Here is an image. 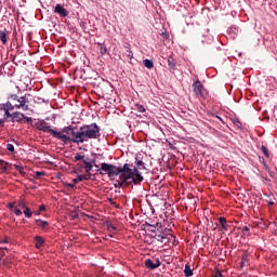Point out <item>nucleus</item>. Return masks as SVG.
Returning a JSON list of instances; mask_svg holds the SVG:
<instances>
[{
	"label": "nucleus",
	"mask_w": 277,
	"mask_h": 277,
	"mask_svg": "<svg viewBox=\"0 0 277 277\" xmlns=\"http://www.w3.org/2000/svg\"><path fill=\"white\" fill-rule=\"evenodd\" d=\"M35 127L43 133H51L53 137L61 140V142H64V144H68V142H72L74 144H83V142H90V140H98V137H101V127H98L96 123L85 124L80 128L66 127L63 129V131L67 135L60 131L53 130L51 124L41 119L37 120Z\"/></svg>",
	"instance_id": "obj_1"
},
{
	"label": "nucleus",
	"mask_w": 277,
	"mask_h": 277,
	"mask_svg": "<svg viewBox=\"0 0 277 277\" xmlns=\"http://www.w3.org/2000/svg\"><path fill=\"white\" fill-rule=\"evenodd\" d=\"M150 226V232L154 233L153 238L157 239L161 243H166V239H168V228L163 227L161 223H157L156 225L147 224Z\"/></svg>",
	"instance_id": "obj_2"
},
{
	"label": "nucleus",
	"mask_w": 277,
	"mask_h": 277,
	"mask_svg": "<svg viewBox=\"0 0 277 277\" xmlns=\"http://www.w3.org/2000/svg\"><path fill=\"white\" fill-rule=\"evenodd\" d=\"M97 172H100V174H103V172H105V174H107L110 179L111 176H120V171L118 170V167L106 162H103L101 164V169H98Z\"/></svg>",
	"instance_id": "obj_3"
},
{
	"label": "nucleus",
	"mask_w": 277,
	"mask_h": 277,
	"mask_svg": "<svg viewBox=\"0 0 277 277\" xmlns=\"http://www.w3.org/2000/svg\"><path fill=\"white\" fill-rule=\"evenodd\" d=\"M119 174L123 177V181H131L134 169H131V164L124 163L123 167H118Z\"/></svg>",
	"instance_id": "obj_4"
},
{
	"label": "nucleus",
	"mask_w": 277,
	"mask_h": 277,
	"mask_svg": "<svg viewBox=\"0 0 277 277\" xmlns=\"http://www.w3.org/2000/svg\"><path fill=\"white\" fill-rule=\"evenodd\" d=\"M193 88L195 96H200L201 98H205V85L198 78L194 81Z\"/></svg>",
	"instance_id": "obj_5"
},
{
	"label": "nucleus",
	"mask_w": 277,
	"mask_h": 277,
	"mask_svg": "<svg viewBox=\"0 0 277 277\" xmlns=\"http://www.w3.org/2000/svg\"><path fill=\"white\" fill-rule=\"evenodd\" d=\"M29 94L19 97V103L15 104V109H23V111H29Z\"/></svg>",
	"instance_id": "obj_6"
},
{
	"label": "nucleus",
	"mask_w": 277,
	"mask_h": 277,
	"mask_svg": "<svg viewBox=\"0 0 277 277\" xmlns=\"http://www.w3.org/2000/svg\"><path fill=\"white\" fill-rule=\"evenodd\" d=\"M130 181L134 183V185H137L144 181V176H142V173H140L137 168H134L133 175L130 177Z\"/></svg>",
	"instance_id": "obj_7"
},
{
	"label": "nucleus",
	"mask_w": 277,
	"mask_h": 277,
	"mask_svg": "<svg viewBox=\"0 0 277 277\" xmlns=\"http://www.w3.org/2000/svg\"><path fill=\"white\" fill-rule=\"evenodd\" d=\"M161 266V261L156 260V262H154L153 260L148 259L145 261V267H147V269H157V267Z\"/></svg>",
	"instance_id": "obj_8"
},
{
	"label": "nucleus",
	"mask_w": 277,
	"mask_h": 277,
	"mask_svg": "<svg viewBox=\"0 0 277 277\" xmlns=\"http://www.w3.org/2000/svg\"><path fill=\"white\" fill-rule=\"evenodd\" d=\"M25 120V114L21 111L12 113V122H23Z\"/></svg>",
	"instance_id": "obj_9"
},
{
	"label": "nucleus",
	"mask_w": 277,
	"mask_h": 277,
	"mask_svg": "<svg viewBox=\"0 0 277 277\" xmlns=\"http://www.w3.org/2000/svg\"><path fill=\"white\" fill-rule=\"evenodd\" d=\"M16 202H10L8 203V209L14 212L15 215L21 216L23 215V211L18 209V206H15Z\"/></svg>",
	"instance_id": "obj_10"
},
{
	"label": "nucleus",
	"mask_w": 277,
	"mask_h": 277,
	"mask_svg": "<svg viewBox=\"0 0 277 277\" xmlns=\"http://www.w3.org/2000/svg\"><path fill=\"white\" fill-rule=\"evenodd\" d=\"M54 12L56 14H60V16H63V18H66L68 16V11L62 6V4H56Z\"/></svg>",
	"instance_id": "obj_11"
},
{
	"label": "nucleus",
	"mask_w": 277,
	"mask_h": 277,
	"mask_svg": "<svg viewBox=\"0 0 277 277\" xmlns=\"http://www.w3.org/2000/svg\"><path fill=\"white\" fill-rule=\"evenodd\" d=\"M10 31L8 30H0V41L2 44H8V40L10 39Z\"/></svg>",
	"instance_id": "obj_12"
},
{
	"label": "nucleus",
	"mask_w": 277,
	"mask_h": 277,
	"mask_svg": "<svg viewBox=\"0 0 277 277\" xmlns=\"http://www.w3.org/2000/svg\"><path fill=\"white\" fill-rule=\"evenodd\" d=\"M248 265H250V259L248 258V253H243L241 255V262H240V267H248Z\"/></svg>",
	"instance_id": "obj_13"
},
{
	"label": "nucleus",
	"mask_w": 277,
	"mask_h": 277,
	"mask_svg": "<svg viewBox=\"0 0 277 277\" xmlns=\"http://www.w3.org/2000/svg\"><path fill=\"white\" fill-rule=\"evenodd\" d=\"M168 66H169V70L176 69V61L174 60V57H172V56L168 57Z\"/></svg>",
	"instance_id": "obj_14"
},
{
	"label": "nucleus",
	"mask_w": 277,
	"mask_h": 277,
	"mask_svg": "<svg viewBox=\"0 0 277 277\" xmlns=\"http://www.w3.org/2000/svg\"><path fill=\"white\" fill-rule=\"evenodd\" d=\"M35 241H36V248L38 249V250H40V248H42V246H44V238H42L41 236H37L36 238H35Z\"/></svg>",
	"instance_id": "obj_15"
},
{
	"label": "nucleus",
	"mask_w": 277,
	"mask_h": 277,
	"mask_svg": "<svg viewBox=\"0 0 277 277\" xmlns=\"http://www.w3.org/2000/svg\"><path fill=\"white\" fill-rule=\"evenodd\" d=\"M81 181H90V174L87 175H79L78 177L72 180V183H81Z\"/></svg>",
	"instance_id": "obj_16"
},
{
	"label": "nucleus",
	"mask_w": 277,
	"mask_h": 277,
	"mask_svg": "<svg viewBox=\"0 0 277 277\" xmlns=\"http://www.w3.org/2000/svg\"><path fill=\"white\" fill-rule=\"evenodd\" d=\"M135 164L138 168V170H146V164L137 156L135 157Z\"/></svg>",
	"instance_id": "obj_17"
},
{
	"label": "nucleus",
	"mask_w": 277,
	"mask_h": 277,
	"mask_svg": "<svg viewBox=\"0 0 277 277\" xmlns=\"http://www.w3.org/2000/svg\"><path fill=\"white\" fill-rule=\"evenodd\" d=\"M143 64H144L145 68H148L149 70L151 68H155V63H153V60L146 58L143 61Z\"/></svg>",
	"instance_id": "obj_18"
},
{
	"label": "nucleus",
	"mask_w": 277,
	"mask_h": 277,
	"mask_svg": "<svg viewBox=\"0 0 277 277\" xmlns=\"http://www.w3.org/2000/svg\"><path fill=\"white\" fill-rule=\"evenodd\" d=\"M219 222H220V224H221L223 230H228V223L226 222V217L221 216V217L219 219Z\"/></svg>",
	"instance_id": "obj_19"
},
{
	"label": "nucleus",
	"mask_w": 277,
	"mask_h": 277,
	"mask_svg": "<svg viewBox=\"0 0 277 277\" xmlns=\"http://www.w3.org/2000/svg\"><path fill=\"white\" fill-rule=\"evenodd\" d=\"M37 226H39V228H47V226H49V223L47 221L37 219L36 221Z\"/></svg>",
	"instance_id": "obj_20"
},
{
	"label": "nucleus",
	"mask_w": 277,
	"mask_h": 277,
	"mask_svg": "<svg viewBox=\"0 0 277 277\" xmlns=\"http://www.w3.org/2000/svg\"><path fill=\"white\" fill-rule=\"evenodd\" d=\"M9 98L13 105H18V103H21V97H18L16 94H11Z\"/></svg>",
	"instance_id": "obj_21"
},
{
	"label": "nucleus",
	"mask_w": 277,
	"mask_h": 277,
	"mask_svg": "<svg viewBox=\"0 0 277 277\" xmlns=\"http://www.w3.org/2000/svg\"><path fill=\"white\" fill-rule=\"evenodd\" d=\"M184 274L186 277L194 276V271H192V267L189 266V264L185 265Z\"/></svg>",
	"instance_id": "obj_22"
},
{
	"label": "nucleus",
	"mask_w": 277,
	"mask_h": 277,
	"mask_svg": "<svg viewBox=\"0 0 277 277\" xmlns=\"http://www.w3.org/2000/svg\"><path fill=\"white\" fill-rule=\"evenodd\" d=\"M8 166H10V162H5L3 160H0V170H1V172H8Z\"/></svg>",
	"instance_id": "obj_23"
},
{
	"label": "nucleus",
	"mask_w": 277,
	"mask_h": 277,
	"mask_svg": "<svg viewBox=\"0 0 277 277\" xmlns=\"http://www.w3.org/2000/svg\"><path fill=\"white\" fill-rule=\"evenodd\" d=\"M16 106H15V104L13 105L12 104V102H6L5 104H3V109L4 110H12V109H14Z\"/></svg>",
	"instance_id": "obj_24"
},
{
	"label": "nucleus",
	"mask_w": 277,
	"mask_h": 277,
	"mask_svg": "<svg viewBox=\"0 0 277 277\" xmlns=\"http://www.w3.org/2000/svg\"><path fill=\"white\" fill-rule=\"evenodd\" d=\"M134 107L140 114H144V111H146V107H144L142 104H135Z\"/></svg>",
	"instance_id": "obj_25"
},
{
	"label": "nucleus",
	"mask_w": 277,
	"mask_h": 277,
	"mask_svg": "<svg viewBox=\"0 0 277 277\" xmlns=\"http://www.w3.org/2000/svg\"><path fill=\"white\" fill-rule=\"evenodd\" d=\"M83 163H84V170H85L87 174L90 175V172L92 171V164L85 160H83Z\"/></svg>",
	"instance_id": "obj_26"
},
{
	"label": "nucleus",
	"mask_w": 277,
	"mask_h": 277,
	"mask_svg": "<svg viewBox=\"0 0 277 277\" xmlns=\"http://www.w3.org/2000/svg\"><path fill=\"white\" fill-rule=\"evenodd\" d=\"M17 209H25L27 207V203L24 201V199L18 200L15 202Z\"/></svg>",
	"instance_id": "obj_27"
},
{
	"label": "nucleus",
	"mask_w": 277,
	"mask_h": 277,
	"mask_svg": "<svg viewBox=\"0 0 277 277\" xmlns=\"http://www.w3.org/2000/svg\"><path fill=\"white\" fill-rule=\"evenodd\" d=\"M24 215H25V217H31L32 215H34V212H31V209H29V207H26L25 209H24Z\"/></svg>",
	"instance_id": "obj_28"
},
{
	"label": "nucleus",
	"mask_w": 277,
	"mask_h": 277,
	"mask_svg": "<svg viewBox=\"0 0 277 277\" xmlns=\"http://www.w3.org/2000/svg\"><path fill=\"white\" fill-rule=\"evenodd\" d=\"M15 170L19 172V174H25V169L21 164H14Z\"/></svg>",
	"instance_id": "obj_29"
},
{
	"label": "nucleus",
	"mask_w": 277,
	"mask_h": 277,
	"mask_svg": "<svg viewBox=\"0 0 277 277\" xmlns=\"http://www.w3.org/2000/svg\"><path fill=\"white\" fill-rule=\"evenodd\" d=\"M107 230L110 232L111 234L116 233V227L114 224L108 223L107 224Z\"/></svg>",
	"instance_id": "obj_30"
},
{
	"label": "nucleus",
	"mask_w": 277,
	"mask_h": 277,
	"mask_svg": "<svg viewBox=\"0 0 277 277\" xmlns=\"http://www.w3.org/2000/svg\"><path fill=\"white\" fill-rule=\"evenodd\" d=\"M261 150H262L263 155H265L266 157H269V151L267 150V148L265 147V145H263V146L261 147Z\"/></svg>",
	"instance_id": "obj_31"
},
{
	"label": "nucleus",
	"mask_w": 277,
	"mask_h": 277,
	"mask_svg": "<svg viewBox=\"0 0 277 277\" xmlns=\"http://www.w3.org/2000/svg\"><path fill=\"white\" fill-rule=\"evenodd\" d=\"M126 53H127V56L129 57V60H133V52L131 51V49L128 48Z\"/></svg>",
	"instance_id": "obj_32"
},
{
	"label": "nucleus",
	"mask_w": 277,
	"mask_h": 277,
	"mask_svg": "<svg viewBox=\"0 0 277 277\" xmlns=\"http://www.w3.org/2000/svg\"><path fill=\"white\" fill-rule=\"evenodd\" d=\"M6 150H9V153H14V145L13 144H6Z\"/></svg>",
	"instance_id": "obj_33"
},
{
	"label": "nucleus",
	"mask_w": 277,
	"mask_h": 277,
	"mask_svg": "<svg viewBox=\"0 0 277 277\" xmlns=\"http://www.w3.org/2000/svg\"><path fill=\"white\" fill-rule=\"evenodd\" d=\"M100 52H101L102 55H105V53H107V47H105L104 44H102Z\"/></svg>",
	"instance_id": "obj_34"
},
{
	"label": "nucleus",
	"mask_w": 277,
	"mask_h": 277,
	"mask_svg": "<svg viewBox=\"0 0 277 277\" xmlns=\"http://www.w3.org/2000/svg\"><path fill=\"white\" fill-rule=\"evenodd\" d=\"M83 155H81V154H76V156H75V161H81L82 159H83Z\"/></svg>",
	"instance_id": "obj_35"
},
{
	"label": "nucleus",
	"mask_w": 277,
	"mask_h": 277,
	"mask_svg": "<svg viewBox=\"0 0 277 277\" xmlns=\"http://www.w3.org/2000/svg\"><path fill=\"white\" fill-rule=\"evenodd\" d=\"M40 176H44V172H42V171L35 172V177L36 179H40Z\"/></svg>",
	"instance_id": "obj_36"
},
{
	"label": "nucleus",
	"mask_w": 277,
	"mask_h": 277,
	"mask_svg": "<svg viewBox=\"0 0 277 277\" xmlns=\"http://www.w3.org/2000/svg\"><path fill=\"white\" fill-rule=\"evenodd\" d=\"M5 250H8V248L0 249V259H3V256H5Z\"/></svg>",
	"instance_id": "obj_37"
},
{
	"label": "nucleus",
	"mask_w": 277,
	"mask_h": 277,
	"mask_svg": "<svg viewBox=\"0 0 277 277\" xmlns=\"http://www.w3.org/2000/svg\"><path fill=\"white\" fill-rule=\"evenodd\" d=\"M25 120H26V122H28V123H31V122H34V119L31 118V117H27V116H25V118H24Z\"/></svg>",
	"instance_id": "obj_38"
},
{
	"label": "nucleus",
	"mask_w": 277,
	"mask_h": 277,
	"mask_svg": "<svg viewBox=\"0 0 277 277\" xmlns=\"http://www.w3.org/2000/svg\"><path fill=\"white\" fill-rule=\"evenodd\" d=\"M39 211L42 213V211H47V206L41 205L39 206Z\"/></svg>",
	"instance_id": "obj_39"
},
{
	"label": "nucleus",
	"mask_w": 277,
	"mask_h": 277,
	"mask_svg": "<svg viewBox=\"0 0 277 277\" xmlns=\"http://www.w3.org/2000/svg\"><path fill=\"white\" fill-rule=\"evenodd\" d=\"M76 186L77 184H75V182L67 184V187H70L71 189H75Z\"/></svg>",
	"instance_id": "obj_40"
},
{
	"label": "nucleus",
	"mask_w": 277,
	"mask_h": 277,
	"mask_svg": "<svg viewBox=\"0 0 277 277\" xmlns=\"http://www.w3.org/2000/svg\"><path fill=\"white\" fill-rule=\"evenodd\" d=\"M249 232H250V227L249 226L242 227V233H249Z\"/></svg>",
	"instance_id": "obj_41"
},
{
	"label": "nucleus",
	"mask_w": 277,
	"mask_h": 277,
	"mask_svg": "<svg viewBox=\"0 0 277 277\" xmlns=\"http://www.w3.org/2000/svg\"><path fill=\"white\" fill-rule=\"evenodd\" d=\"M4 114L8 118H12V114L10 113V110H4Z\"/></svg>",
	"instance_id": "obj_42"
},
{
	"label": "nucleus",
	"mask_w": 277,
	"mask_h": 277,
	"mask_svg": "<svg viewBox=\"0 0 277 277\" xmlns=\"http://www.w3.org/2000/svg\"><path fill=\"white\" fill-rule=\"evenodd\" d=\"M37 100L42 101V103L49 104V100H44L42 97H37Z\"/></svg>",
	"instance_id": "obj_43"
},
{
	"label": "nucleus",
	"mask_w": 277,
	"mask_h": 277,
	"mask_svg": "<svg viewBox=\"0 0 277 277\" xmlns=\"http://www.w3.org/2000/svg\"><path fill=\"white\" fill-rule=\"evenodd\" d=\"M235 124L238 127V129H241V122L236 121Z\"/></svg>",
	"instance_id": "obj_44"
},
{
	"label": "nucleus",
	"mask_w": 277,
	"mask_h": 277,
	"mask_svg": "<svg viewBox=\"0 0 277 277\" xmlns=\"http://www.w3.org/2000/svg\"><path fill=\"white\" fill-rule=\"evenodd\" d=\"M214 277H224L221 272L216 273Z\"/></svg>",
	"instance_id": "obj_45"
},
{
	"label": "nucleus",
	"mask_w": 277,
	"mask_h": 277,
	"mask_svg": "<svg viewBox=\"0 0 277 277\" xmlns=\"http://www.w3.org/2000/svg\"><path fill=\"white\" fill-rule=\"evenodd\" d=\"M32 213H34L35 215H40L41 212H40V210H36V211H34Z\"/></svg>",
	"instance_id": "obj_46"
},
{
	"label": "nucleus",
	"mask_w": 277,
	"mask_h": 277,
	"mask_svg": "<svg viewBox=\"0 0 277 277\" xmlns=\"http://www.w3.org/2000/svg\"><path fill=\"white\" fill-rule=\"evenodd\" d=\"M1 263H5V261H3L2 258H0V265H1Z\"/></svg>",
	"instance_id": "obj_47"
},
{
	"label": "nucleus",
	"mask_w": 277,
	"mask_h": 277,
	"mask_svg": "<svg viewBox=\"0 0 277 277\" xmlns=\"http://www.w3.org/2000/svg\"><path fill=\"white\" fill-rule=\"evenodd\" d=\"M227 31L228 34H230L233 31V28H228Z\"/></svg>",
	"instance_id": "obj_48"
},
{
	"label": "nucleus",
	"mask_w": 277,
	"mask_h": 277,
	"mask_svg": "<svg viewBox=\"0 0 277 277\" xmlns=\"http://www.w3.org/2000/svg\"><path fill=\"white\" fill-rule=\"evenodd\" d=\"M216 118H217L219 120H221V122H223V120L221 119V117H220V116H216Z\"/></svg>",
	"instance_id": "obj_49"
},
{
	"label": "nucleus",
	"mask_w": 277,
	"mask_h": 277,
	"mask_svg": "<svg viewBox=\"0 0 277 277\" xmlns=\"http://www.w3.org/2000/svg\"><path fill=\"white\" fill-rule=\"evenodd\" d=\"M3 124V120L0 119V126Z\"/></svg>",
	"instance_id": "obj_50"
},
{
	"label": "nucleus",
	"mask_w": 277,
	"mask_h": 277,
	"mask_svg": "<svg viewBox=\"0 0 277 277\" xmlns=\"http://www.w3.org/2000/svg\"><path fill=\"white\" fill-rule=\"evenodd\" d=\"M268 205H271V206H272V205H274V201H269V203H268Z\"/></svg>",
	"instance_id": "obj_51"
},
{
	"label": "nucleus",
	"mask_w": 277,
	"mask_h": 277,
	"mask_svg": "<svg viewBox=\"0 0 277 277\" xmlns=\"http://www.w3.org/2000/svg\"><path fill=\"white\" fill-rule=\"evenodd\" d=\"M108 237H114V235L110 234V235H108Z\"/></svg>",
	"instance_id": "obj_52"
},
{
	"label": "nucleus",
	"mask_w": 277,
	"mask_h": 277,
	"mask_svg": "<svg viewBox=\"0 0 277 277\" xmlns=\"http://www.w3.org/2000/svg\"><path fill=\"white\" fill-rule=\"evenodd\" d=\"M95 168H98V164H95Z\"/></svg>",
	"instance_id": "obj_53"
}]
</instances>
